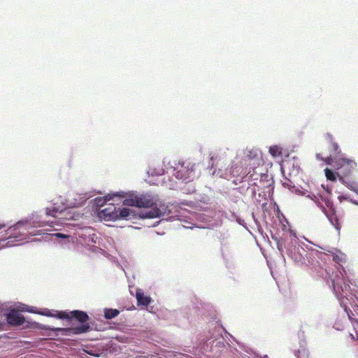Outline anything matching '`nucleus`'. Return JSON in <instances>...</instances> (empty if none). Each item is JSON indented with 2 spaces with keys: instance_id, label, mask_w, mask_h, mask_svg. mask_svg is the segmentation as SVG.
<instances>
[{
  "instance_id": "f257e3e1",
  "label": "nucleus",
  "mask_w": 358,
  "mask_h": 358,
  "mask_svg": "<svg viewBox=\"0 0 358 358\" xmlns=\"http://www.w3.org/2000/svg\"><path fill=\"white\" fill-rule=\"evenodd\" d=\"M125 206L143 208L140 217L141 218L159 217L162 215V210L157 207V204L150 195L131 194L129 198L123 201Z\"/></svg>"
},
{
  "instance_id": "f03ea898",
  "label": "nucleus",
  "mask_w": 358,
  "mask_h": 358,
  "mask_svg": "<svg viewBox=\"0 0 358 358\" xmlns=\"http://www.w3.org/2000/svg\"><path fill=\"white\" fill-rule=\"evenodd\" d=\"M57 317L60 319L75 318L83 324L79 327L66 329L65 331L69 334H80L87 332L90 329V324L86 323V322L89 320V316L86 313L83 311L73 310L70 313L66 311H59L57 312Z\"/></svg>"
},
{
  "instance_id": "7ed1b4c3",
  "label": "nucleus",
  "mask_w": 358,
  "mask_h": 358,
  "mask_svg": "<svg viewBox=\"0 0 358 358\" xmlns=\"http://www.w3.org/2000/svg\"><path fill=\"white\" fill-rule=\"evenodd\" d=\"M28 234L27 224L22 222H17L13 227H8L5 234L0 238V244L2 241L8 240V243H13L14 241H21L26 238Z\"/></svg>"
},
{
  "instance_id": "20e7f679",
  "label": "nucleus",
  "mask_w": 358,
  "mask_h": 358,
  "mask_svg": "<svg viewBox=\"0 0 358 358\" xmlns=\"http://www.w3.org/2000/svg\"><path fill=\"white\" fill-rule=\"evenodd\" d=\"M130 215L129 209L117 208L114 203H108L107 207L99 213V217L105 221H114L119 219H128Z\"/></svg>"
},
{
  "instance_id": "39448f33",
  "label": "nucleus",
  "mask_w": 358,
  "mask_h": 358,
  "mask_svg": "<svg viewBox=\"0 0 358 358\" xmlns=\"http://www.w3.org/2000/svg\"><path fill=\"white\" fill-rule=\"evenodd\" d=\"M176 177L178 179L189 181L192 179V175L193 173V169L189 167V164L185 166V164L179 165L175 169Z\"/></svg>"
},
{
  "instance_id": "423d86ee",
  "label": "nucleus",
  "mask_w": 358,
  "mask_h": 358,
  "mask_svg": "<svg viewBox=\"0 0 358 358\" xmlns=\"http://www.w3.org/2000/svg\"><path fill=\"white\" fill-rule=\"evenodd\" d=\"M338 165L339 166V169L342 174L344 176H348L355 169L356 166V162L350 159L341 158L338 159Z\"/></svg>"
},
{
  "instance_id": "0eeeda50",
  "label": "nucleus",
  "mask_w": 358,
  "mask_h": 358,
  "mask_svg": "<svg viewBox=\"0 0 358 358\" xmlns=\"http://www.w3.org/2000/svg\"><path fill=\"white\" fill-rule=\"evenodd\" d=\"M6 320L10 325L18 327L24 323L25 318L18 310L13 309L6 315Z\"/></svg>"
},
{
  "instance_id": "6e6552de",
  "label": "nucleus",
  "mask_w": 358,
  "mask_h": 358,
  "mask_svg": "<svg viewBox=\"0 0 358 358\" xmlns=\"http://www.w3.org/2000/svg\"><path fill=\"white\" fill-rule=\"evenodd\" d=\"M136 297L137 303L138 306H148L151 302V298L144 295L143 292L141 289H137L136 293Z\"/></svg>"
},
{
  "instance_id": "1a4fd4ad",
  "label": "nucleus",
  "mask_w": 358,
  "mask_h": 358,
  "mask_svg": "<svg viewBox=\"0 0 358 358\" xmlns=\"http://www.w3.org/2000/svg\"><path fill=\"white\" fill-rule=\"evenodd\" d=\"M247 176L248 178V180L250 182H252V185H257L256 182L257 180H258L259 179L262 180L264 177L266 176L265 174L262 173H258L255 169H253L252 173L250 171Z\"/></svg>"
},
{
  "instance_id": "9d476101",
  "label": "nucleus",
  "mask_w": 358,
  "mask_h": 358,
  "mask_svg": "<svg viewBox=\"0 0 358 358\" xmlns=\"http://www.w3.org/2000/svg\"><path fill=\"white\" fill-rule=\"evenodd\" d=\"M120 314V311L117 309L113 308H105L104 309V317L106 319L110 320Z\"/></svg>"
},
{
  "instance_id": "9b49d317",
  "label": "nucleus",
  "mask_w": 358,
  "mask_h": 358,
  "mask_svg": "<svg viewBox=\"0 0 358 358\" xmlns=\"http://www.w3.org/2000/svg\"><path fill=\"white\" fill-rule=\"evenodd\" d=\"M269 152L273 157H282V148L278 145H273L269 148Z\"/></svg>"
},
{
  "instance_id": "f8f14e48",
  "label": "nucleus",
  "mask_w": 358,
  "mask_h": 358,
  "mask_svg": "<svg viewBox=\"0 0 358 358\" xmlns=\"http://www.w3.org/2000/svg\"><path fill=\"white\" fill-rule=\"evenodd\" d=\"M329 220L331 224L335 227V229L339 231L341 229V224L338 217L334 214H333L329 217Z\"/></svg>"
},
{
  "instance_id": "ddd939ff",
  "label": "nucleus",
  "mask_w": 358,
  "mask_h": 358,
  "mask_svg": "<svg viewBox=\"0 0 358 358\" xmlns=\"http://www.w3.org/2000/svg\"><path fill=\"white\" fill-rule=\"evenodd\" d=\"M119 196L118 194H113V196L108 194V196H105L104 198H102V199H96V203L98 206H103L104 203H106V201H108L110 200H111L113 199V196ZM121 197H124L123 195H120Z\"/></svg>"
},
{
  "instance_id": "4468645a",
  "label": "nucleus",
  "mask_w": 358,
  "mask_h": 358,
  "mask_svg": "<svg viewBox=\"0 0 358 358\" xmlns=\"http://www.w3.org/2000/svg\"><path fill=\"white\" fill-rule=\"evenodd\" d=\"M324 172L327 180H329L331 181L336 180V173H334L333 171L327 168L325 169Z\"/></svg>"
},
{
  "instance_id": "2eb2a0df",
  "label": "nucleus",
  "mask_w": 358,
  "mask_h": 358,
  "mask_svg": "<svg viewBox=\"0 0 358 358\" xmlns=\"http://www.w3.org/2000/svg\"><path fill=\"white\" fill-rule=\"evenodd\" d=\"M65 210L66 209H64V210H59V208L54 207L52 209H47L46 215H50V216H52V217H56V213H57L58 212H59L60 213H62L64 211H65Z\"/></svg>"
},
{
  "instance_id": "dca6fc26",
  "label": "nucleus",
  "mask_w": 358,
  "mask_h": 358,
  "mask_svg": "<svg viewBox=\"0 0 358 358\" xmlns=\"http://www.w3.org/2000/svg\"><path fill=\"white\" fill-rule=\"evenodd\" d=\"M298 358H310L308 351L305 348H301L298 350Z\"/></svg>"
},
{
  "instance_id": "f3484780",
  "label": "nucleus",
  "mask_w": 358,
  "mask_h": 358,
  "mask_svg": "<svg viewBox=\"0 0 358 358\" xmlns=\"http://www.w3.org/2000/svg\"><path fill=\"white\" fill-rule=\"evenodd\" d=\"M339 180L341 183L346 185L350 189H353L355 186V184L354 182H348L346 180L343 176H339Z\"/></svg>"
},
{
  "instance_id": "a211bd4d",
  "label": "nucleus",
  "mask_w": 358,
  "mask_h": 358,
  "mask_svg": "<svg viewBox=\"0 0 358 358\" xmlns=\"http://www.w3.org/2000/svg\"><path fill=\"white\" fill-rule=\"evenodd\" d=\"M316 157L317 159L324 161L327 164H331L332 163L331 154L329 156H327L325 158H323L321 156V154H317Z\"/></svg>"
},
{
  "instance_id": "6ab92c4d",
  "label": "nucleus",
  "mask_w": 358,
  "mask_h": 358,
  "mask_svg": "<svg viewBox=\"0 0 358 358\" xmlns=\"http://www.w3.org/2000/svg\"><path fill=\"white\" fill-rule=\"evenodd\" d=\"M220 170L219 169L218 172H217V175H219L221 178H227L229 175H232L233 176H236V173H234V171H231L230 170L229 171V173H228V171H226L224 173H220Z\"/></svg>"
},
{
  "instance_id": "aec40b11",
  "label": "nucleus",
  "mask_w": 358,
  "mask_h": 358,
  "mask_svg": "<svg viewBox=\"0 0 358 358\" xmlns=\"http://www.w3.org/2000/svg\"><path fill=\"white\" fill-rule=\"evenodd\" d=\"M343 259H344V257H343V254H341L340 255H333V260L336 263H341L343 261Z\"/></svg>"
},
{
  "instance_id": "412c9836",
  "label": "nucleus",
  "mask_w": 358,
  "mask_h": 358,
  "mask_svg": "<svg viewBox=\"0 0 358 358\" xmlns=\"http://www.w3.org/2000/svg\"><path fill=\"white\" fill-rule=\"evenodd\" d=\"M37 313L42 315L48 316V317H55V316L57 317V315H55L52 314L51 311L48 309H45L44 311L38 312Z\"/></svg>"
},
{
  "instance_id": "4be33fe9",
  "label": "nucleus",
  "mask_w": 358,
  "mask_h": 358,
  "mask_svg": "<svg viewBox=\"0 0 358 358\" xmlns=\"http://www.w3.org/2000/svg\"><path fill=\"white\" fill-rule=\"evenodd\" d=\"M330 150L334 154H336L338 151V145L336 143L333 142L330 145Z\"/></svg>"
},
{
  "instance_id": "5701e85b",
  "label": "nucleus",
  "mask_w": 358,
  "mask_h": 358,
  "mask_svg": "<svg viewBox=\"0 0 358 358\" xmlns=\"http://www.w3.org/2000/svg\"><path fill=\"white\" fill-rule=\"evenodd\" d=\"M22 311H26V312H29V313H37L38 312L35 310V308L33 307V306H31V307H24L22 309Z\"/></svg>"
},
{
  "instance_id": "b1692460",
  "label": "nucleus",
  "mask_w": 358,
  "mask_h": 358,
  "mask_svg": "<svg viewBox=\"0 0 358 358\" xmlns=\"http://www.w3.org/2000/svg\"><path fill=\"white\" fill-rule=\"evenodd\" d=\"M5 231H6V225L3 224H0V238L5 234Z\"/></svg>"
},
{
  "instance_id": "393cba45",
  "label": "nucleus",
  "mask_w": 358,
  "mask_h": 358,
  "mask_svg": "<svg viewBox=\"0 0 358 358\" xmlns=\"http://www.w3.org/2000/svg\"><path fill=\"white\" fill-rule=\"evenodd\" d=\"M350 337L351 340L353 341H358V335L357 334L356 336H355L352 334H350Z\"/></svg>"
},
{
  "instance_id": "a878e982",
  "label": "nucleus",
  "mask_w": 358,
  "mask_h": 358,
  "mask_svg": "<svg viewBox=\"0 0 358 358\" xmlns=\"http://www.w3.org/2000/svg\"><path fill=\"white\" fill-rule=\"evenodd\" d=\"M56 236L59 237V238H66L67 237L66 235H64V234H61V233L56 234Z\"/></svg>"
},
{
  "instance_id": "bb28decb",
  "label": "nucleus",
  "mask_w": 358,
  "mask_h": 358,
  "mask_svg": "<svg viewBox=\"0 0 358 358\" xmlns=\"http://www.w3.org/2000/svg\"><path fill=\"white\" fill-rule=\"evenodd\" d=\"M327 136H328V137L329 138L330 140H332V138H333L332 135L328 134Z\"/></svg>"
},
{
  "instance_id": "cd10ccee",
  "label": "nucleus",
  "mask_w": 358,
  "mask_h": 358,
  "mask_svg": "<svg viewBox=\"0 0 358 358\" xmlns=\"http://www.w3.org/2000/svg\"><path fill=\"white\" fill-rule=\"evenodd\" d=\"M3 323L1 322V321L0 320V329H2V326H3Z\"/></svg>"
},
{
  "instance_id": "c85d7f7f",
  "label": "nucleus",
  "mask_w": 358,
  "mask_h": 358,
  "mask_svg": "<svg viewBox=\"0 0 358 358\" xmlns=\"http://www.w3.org/2000/svg\"><path fill=\"white\" fill-rule=\"evenodd\" d=\"M136 358H147L146 357H143V356H139V357H137Z\"/></svg>"
},
{
  "instance_id": "c756f323",
  "label": "nucleus",
  "mask_w": 358,
  "mask_h": 358,
  "mask_svg": "<svg viewBox=\"0 0 358 358\" xmlns=\"http://www.w3.org/2000/svg\"><path fill=\"white\" fill-rule=\"evenodd\" d=\"M263 358H269V357L267 355H264Z\"/></svg>"
},
{
  "instance_id": "7c9ffc66",
  "label": "nucleus",
  "mask_w": 358,
  "mask_h": 358,
  "mask_svg": "<svg viewBox=\"0 0 358 358\" xmlns=\"http://www.w3.org/2000/svg\"><path fill=\"white\" fill-rule=\"evenodd\" d=\"M348 315L349 318H350V320H352V317H351V316H350V313H348Z\"/></svg>"
},
{
  "instance_id": "2f4dec72",
  "label": "nucleus",
  "mask_w": 358,
  "mask_h": 358,
  "mask_svg": "<svg viewBox=\"0 0 358 358\" xmlns=\"http://www.w3.org/2000/svg\"><path fill=\"white\" fill-rule=\"evenodd\" d=\"M357 294H358V291H357Z\"/></svg>"
}]
</instances>
